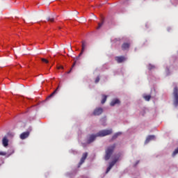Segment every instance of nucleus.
Here are the masks:
<instances>
[{
	"label": "nucleus",
	"mask_w": 178,
	"mask_h": 178,
	"mask_svg": "<svg viewBox=\"0 0 178 178\" xmlns=\"http://www.w3.org/2000/svg\"><path fill=\"white\" fill-rule=\"evenodd\" d=\"M115 147H116V144H115V143L107 147V148L106 149V155L104 156L105 161H108L110 159L112 154L113 153V151H114Z\"/></svg>",
	"instance_id": "f257e3e1"
},
{
	"label": "nucleus",
	"mask_w": 178,
	"mask_h": 178,
	"mask_svg": "<svg viewBox=\"0 0 178 178\" xmlns=\"http://www.w3.org/2000/svg\"><path fill=\"white\" fill-rule=\"evenodd\" d=\"M120 154H118L115 156L114 159L109 163V166L107 168L106 173H108V172L111 170V168L114 166V165L120 160Z\"/></svg>",
	"instance_id": "f03ea898"
},
{
	"label": "nucleus",
	"mask_w": 178,
	"mask_h": 178,
	"mask_svg": "<svg viewBox=\"0 0 178 178\" xmlns=\"http://www.w3.org/2000/svg\"><path fill=\"white\" fill-rule=\"evenodd\" d=\"M113 130L111 129H104L99 131L98 133H97V136L98 137H104L106 136H109L112 134Z\"/></svg>",
	"instance_id": "7ed1b4c3"
},
{
	"label": "nucleus",
	"mask_w": 178,
	"mask_h": 178,
	"mask_svg": "<svg viewBox=\"0 0 178 178\" xmlns=\"http://www.w3.org/2000/svg\"><path fill=\"white\" fill-rule=\"evenodd\" d=\"M173 96H174V106L175 107H177L178 106V88L177 86L174 88Z\"/></svg>",
	"instance_id": "20e7f679"
},
{
	"label": "nucleus",
	"mask_w": 178,
	"mask_h": 178,
	"mask_svg": "<svg viewBox=\"0 0 178 178\" xmlns=\"http://www.w3.org/2000/svg\"><path fill=\"white\" fill-rule=\"evenodd\" d=\"M103 113V109L102 108H96L95 111H93V115L95 116H98L100 115Z\"/></svg>",
	"instance_id": "39448f33"
},
{
	"label": "nucleus",
	"mask_w": 178,
	"mask_h": 178,
	"mask_svg": "<svg viewBox=\"0 0 178 178\" xmlns=\"http://www.w3.org/2000/svg\"><path fill=\"white\" fill-rule=\"evenodd\" d=\"M87 42L86 41H82V45H81V53L79 54V56H81L85 51V49L87 48Z\"/></svg>",
	"instance_id": "423d86ee"
},
{
	"label": "nucleus",
	"mask_w": 178,
	"mask_h": 178,
	"mask_svg": "<svg viewBox=\"0 0 178 178\" xmlns=\"http://www.w3.org/2000/svg\"><path fill=\"white\" fill-rule=\"evenodd\" d=\"M115 60L117 61L118 63H122L126 60V58L123 56H116Z\"/></svg>",
	"instance_id": "0eeeda50"
},
{
	"label": "nucleus",
	"mask_w": 178,
	"mask_h": 178,
	"mask_svg": "<svg viewBox=\"0 0 178 178\" xmlns=\"http://www.w3.org/2000/svg\"><path fill=\"white\" fill-rule=\"evenodd\" d=\"M2 144L4 147H7L9 145V139H8V137L4 136L2 139Z\"/></svg>",
	"instance_id": "6e6552de"
},
{
	"label": "nucleus",
	"mask_w": 178,
	"mask_h": 178,
	"mask_svg": "<svg viewBox=\"0 0 178 178\" xmlns=\"http://www.w3.org/2000/svg\"><path fill=\"white\" fill-rule=\"evenodd\" d=\"M97 137H99V136H97V134H91L88 140V143L90 144L91 143H92Z\"/></svg>",
	"instance_id": "1a4fd4ad"
},
{
	"label": "nucleus",
	"mask_w": 178,
	"mask_h": 178,
	"mask_svg": "<svg viewBox=\"0 0 178 178\" xmlns=\"http://www.w3.org/2000/svg\"><path fill=\"white\" fill-rule=\"evenodd\" d=\"M29 131H25V132H23L20 134V138L22 140H24V139L29 138Z\"/></svg>",
	"instance_id": "9d476101"
},
{
	"label": "nucleus",
	"mask_w": 178,
	"mask_h": 178,
	"mask_svg": "<svg viewBox=\"0 0 178 178\" xmlns=\"http://www.w3.org/2000/svg\"><path fill=\"white\" fill-rule=\"evenodd\" d=\"M87 156H88V153L87 152H84L83 154V156H82V157H81V159L80 160V162H79V165H82L84 163L85 160L87 158Z\"/></svg>",
	"instance_id": "9b49d317"
},
{
	"label": "nucleus",
	"mask_w": 178,
	"mask_h": 178,
	"mask_svg": "<svg viewBox=\"0 0 178 178\" xmlns=\"http://www.w3.org/2000/svg\"><path fill=\"white\" fill-rule=\"evenodd\" d=\"M155 139V136L154 135H149L147 136L145 143L147 144L148 143H149V141L151 140H154Z\"/></svg>",
	"instance_id": "f8f14e48"
},
{
	"label": "nucleus",
	"mask_w": 178,
	"mask_h": 178,
	"mask_svg": "<svg viewBox=\"0 0 178 178\" xmlns=\"http://www.w3.org/2000/svg\"><path fill=\"white\" fill-rule=\"evenodd\" d=\"M129 47H130L129 43L124 42V43L122 44V49L123 51H127V50L129 49Z\"/></svg>",
	"instance_id": "ddd939ff"
},
{
	"label": "nucleus",
	"mask_w": 178,
	"mask_h": 178,
	"mask_svg": "<svg viewBox=\"0 0 178 178\" xmlns=\"http://www.w3.org/2000/svg\"><path fill=\"white\" fill-rule=\"evenodd\" d=\"M120 101L118 99H114L113 100H112V102H111V106H114L116 104H120Z\"/></svg>",
	"instance_id": "4468645a"
},
{
	"label": "nucleus",
	"mask_w": 178,
	"mask_h": 178,
	"mask_svg": "<svg viewBox=\"0 0 178 178\" xmlns=\"http://www.w3.org/2000/svg\"><path fill=\"white\" fill-rule=\"evenodd\" d=\"M58 88H59V86L56 88V89L51 94H50V95L47 97V99H49L53 97L57 93V91L58 90Z\"/></svg>",
	"instance_id": "2eb2a0df"
},
{
	"label": "nucleus",
	"mask_w": 178,
	"mask_h": 178,
	"mask_svg": "<svg viewBox=\"0 0 178 178\" xmlns=\"http://www.w3.org/2000/svg\"><path fill=\"white\" fill-rule=\"evenodd\" d=\"M80 57H81V56H79V54L78 56H76V58H74V63L72 65V67H74L76 65V63L79 60Z\"/></svg>",
	"instance_id": "dca6fc26"
},
{
	"label": "nucleus",
	"mask_w": 178,
	"mask_h": 178,
	"mask_svg": "<svg viewBox=\"0 0 178 178\" xmlns=\"http://www.w3.org/2000/svg\"><path fill=\"white\" fill-rule=\"evenodd\" d=\"M106 99H107V96L105 95H102V102H101L102 104H104V103L106 102Z\"/></svg>",
	"instance_id": "f3484780"
},
{
	"label": "nucleus",
	"mask_w": 178,
	"mask_h": 178,
	"mask_svg": "<svg viewBox=\"0 0 178 178\" xmlns=\"http://www.w3.org/2000/svg\"><path fill=\"white\" fill-rule=\"evenodd\" d=\"M121 135V132H118V133H115L113 137H112V140H115L119 136Z\"/></svg>",
	"instance_id": "a211bd4d"
},
{
	"label": "nucleus",
	"mask_w": 178,
	"mask_h": 178,
	"mask_svg": "<svg viewBox=\"0 0 178 178\" xmlns=\"http://www.w3.org/2000/svg\"><path fill=\"white\" fill-rule=\"evenodd\" d=\"M47 20L49 22L53 23V22H54V17H47Z\"/></svg>",
	"instance_id": "6ab92c4d"
},
{
	"label": "nucleus",
	"mask_w": 178,
	"mask_h": 178,
	"mask_svg": "<svg viewBox=\"0 0 178 178\" xmlns=\"http://www.w3.org/2000/svg\"><path fill=\"white\" fill-rule=\"evenodd\" d=\"M143 97L145 99V101L149 102L151 99V95H145Z\"/></svg>",
	"instance_id": "aec40b11"
},
{
	"label": "nucleus",
	"mask_w": 178,
	"mask_h": 178,
	"mask_svg": "<svg viewBox=\"0 0 178 178\" xmlns=\"http://www.w3.org/2000/svg\"><path fill=\"white\" fill-rule=\"evenodd\" d=\"M41 60H42V63H44L46 64L49 63V60L46 58H41Z\"/></svg>",
	"instance_id": "412c9836"
},
{
	"label": "nucleus",
	"mask_w": 178,
	"mask_h": 178,
	"mask_svg": "<svg viewBox=\"0 0 178 178\" xmlns=\"http://www.w3.org/2000/svg\"><path fill=\"white\" fill-rule=\"evenodd\" d=\"M178 154V147L175 149L174 152L172 153V156H176Z\"/></svg>",
	"instance_id": "4be33fe9"
},
{
	"label": "nucleus",
	"mask_w": 178,
	"mask_h": 178,
	"mask_svg": "<svg viewBox=\"0 0 178 178\" xmlns=\"http://www.w3.org/2000/svg\"><path fill=\"white\" fill-rule=\"evenodd\" d=\"M99 81H100V78H99V76H98L96 78V79H95V83H98Z\"/></svg>",
	"instance_id": "5701e85b"
},
{
	"label": "nucleus",
	"mask_w": 178,
	"mask_h": 178,
	"mask_svg": "<svg viewBox=\"0 0 178 178\" xmlns=\"http://www.w3.org/2000/svg\"><path fill=\"white\" fill-rule=\"evenodd\" d=\"M104 24V22H102V23H99L98 24V27L97 28V29H99Z\"/></svg>",
	"instance_id": "b1692460"
},
{
	"label": "nucleus",
	"mask_w": 178,
	"mask_h": 178,
	"mask_svg": "<svg viewBox=\"0 0 178 178\" xmlns=\"http://www.w3.org/2000/svg\"><path fill=\"white\" fill-rule=\"evenodd\" d=\"M154 65H149V70H152V69H154Z\"/></svg>",
	"instance_id": "393cba45"
},
{
	"label": "nucleus",
	"mask_w": 178,
	"mask_h": 178,
	"mask_svg": "<svg viewBox=\"0 0 178 178\" xmlns=\"http://www.w3.org/2000/svg\"><path fill=\"white\" fill-rule=\"evenodd\" d=\"M1 156H5V155H6V152H1Z\"/></svg>",
	"instance_id": "a878e982"
},
{
	"label": "nucleus",
	"mask_w": 178,
	"mask_h": 178,
	"mask_svg": "<svg viewBox=\"0 0 178 178\" xmlns=\"http://www.w3.org/2000/svg\"><path fill=\"white\" fill-rule=\"evenodd\" d=\"M145 27H146V29H149V24H145Z\"/></svg>",
	"instance_id": "bb28decb"
},
{
	"label": "nucleus",
	"mask_w": 178,
	"mask_h": 178,
	"mask_svg": "<svg viewBox=\"0 0 178 178\" xmlns=\"http://www.w3.org/2000/svg\"><path fill=\"white\" fill-rule=\"evenodd\" d=\"M60 69L63 70V66H59V67H58V70H60Z\"/></svg>",
	"instance_id": "cd10ccee"
},
{
	"label": "nucleus",
	"mask_w": 178,
	"mask_h": 178,
	"mask_svg": "<svg viewBox=\"0 0 178 178\" xmlns=\"http://www.w3.org/2000/svg\"><path fill=\"white\" fill-rule=\"evenodd\" d=\"M72 68L70 69V71H68L67 72V74H70L71 72H72Z\"/></svg>",
	"instance_id": "c85d7f7f"
},
{
	"label": "nucleus",
	"mask_w": 178,
	"mask_h": 178,
	"mask_svg": "<svg viewBox=\"0 0 178 178\" xmlns=\"http://www.w3.org/2000/svg\"><path fill=\"white\" fill-rule=\"evenodd\" d=\"M138 163H139V161H138L136 162V165H137Z\"/></svg>",
	"instance_id": "c756f323"
},
{
	"label": "nucleus",
	"mask_w": 178,
	"mask_h": 178,
	"mask_svg": "<svg viewBox=\"0 0 178 178\" xmlns=\"http://www.w3.org/2000/svg\"><path fill=\"white\" fill-rule=\"evenodd\" d=\"M0 155H1V152H0Z\"/></svg>",
	"instance_id": "7c9ffc66"
}]
</instances>
